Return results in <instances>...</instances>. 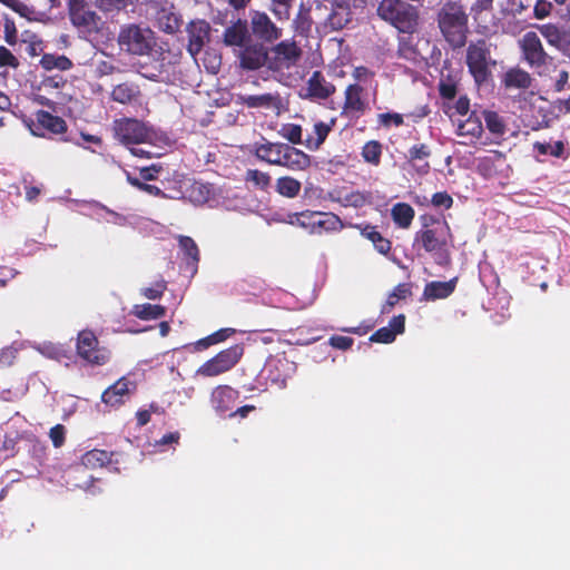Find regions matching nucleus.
Listing matches in <instances>:
<instances>
[{"label": "nucleus", "mask_w": 570, "mask_h": 570, "mask_svg": "<svg viewBox=\"0 0 570 570\" xmlns=\"http://www.w3.org/2000/svg\"><path fill=\"white\" fill-rule=\"evenodd\" d=\"M468 13L456 1H446L438 11V26L444 39L454 48L464 46L468 35Z\"/></svg>", "instance_id": "obj_1"}, {"label": "nucleus", "mask_w": 570, "mask_h": 570, "mask_svg": "<svg viewBox=\"0 0 570 570\" xmlns=\"http://www.w3.org/2000/svg\"><path fill=\"white\" fill-rule=\"evenodd\" d=\"M377 17L400 32L413 33L416 30L419 13L415 7L402 0H381L376 8Z\"/></svg>", "instance_id": "obj_2"}, {"label": "nucleus", "mask_w": 570, "mask_h": 570, "mask_svg": "<svg viewBox=\"0 0 570 570\" xmlns=\"http://www.w3.org/2000/svg\"><path fill=\"white\" fill-rule=\"evenodd\" d=\"M119 47L137 56L149 55L156 46L154 31L142 24L128 23L120 28L118 33Z\"/></svg>", "instance_id": "obj_3"}, {"label": "nucleus", "mask_w": 570, "mask_h": 570, "mask_svg": "<svg viewBox=\"0 0 570 570\" xmlns=\"http://www.w3.org/2000/svg\"><path fill=\"white\" fill-rule=\"evenodd\" d=\"M289 223L314 235L340 232L344 227L342 219L337 215L312 210L289 215Z\"/></svg>", "instance_id": "obj_4"}, {"label": "nucleus", "mask_w": 570, "mask_h": 570, "mask_svg": "<svg viewBox=\"0 0 570 570\" xmlns=\"http://www.w3.org/2000/svg\"><path fill=\"white\" fill-rule=\"evenodd\" d=\"M466 65L475 82H484L491 75L495 60L491 57V45L481 39L472 41L466 48Z\"/></svg>", "instance_id": "obj_5"}, {"label": "nucleus", "mask_w": 570, "mask_h": 570, "mask_svg": "<svg viewBox=\"0 0 570 570\" xmlns=\"http://www.w3.org/2000/svg\"><path fill=\"white\" fill-rule=\"evenodd\" d=\"M112 130L115 138L125 146L150 142L154 137L145 124L130 118L115 120Z\"/></svg>", "instance_id": "obj_6"}, {"label": "nucleus", "mask_w": 570, "mask_h": 570, "mask_svg": "<svg viewBox=\"0 0 570 570\" xmlns=\"http://www.w3.org/2000/svg\"><path fill=\"white\" fill-rule=\"evenodd\" d=\"M244 348L242 345H233L206 361L196 371L197 376L215 377L232 370L240 360Z\"/></svg>", "instance_id": "obj_7"}, {"label": "nucleus", "mask_w": 570, "mask_h": 570, "mask_svg": "<svg viewBox=\"0 0 570 570\" xmlns=\"http://www.w3.org/2000/svg\"><path fill=\"white\" fill-rule=\"evenodd\" d=\"M451 237L446 222H435L432 227H425L415 233L414 245L420 244L428 253H441Z\"/></svg>", "instance_id": "obj_8"}, {"label": "nucleus", "mask_w": 570, "mask_h": 570, "mask_svg": "<svg viewBox=\"0 0 570 570\" xmlns=\"http://www.w3.org/2000/svg\"><path fill=\"white\" fill-rule=\"evenodd\" d=\"M301 57V49L295 42L282 41L275 46L267 58V66L275 72H284L295 66Z\"/></svg>", "instance_id": "obj_9"}, {"label": "nucleus", "mask_w": 570, "mask_h": 570, "mask_svg": "<svg viewBox=\"0 0 570 570\" xmlns=\"http://www.w3.org/2000/svg\"><path fill=\"white\" fill-rule=\"evenodd\" d=\"M77 351L79 356L90 364L102 365L110 357V352L105 347L98 346V341L90 331L79 333Z\"/></svg>", "instance_id": "obj_10"}, {"label": "nucleus", "mask_w": 570, "mask_h": 570, "mask_svg": "<svg viewBox=\"0 0 570 570\" xmlns=\"http://www.w3.org/2000/svg\"><path fill=\"white\" fill-rule=\"evenodd\" d=\"M26 124L30 132L36 137H45V130L53 135L67 131V124L62 118L45 110L37 111L35 120L26 121Z\"/></svg>", "instance_id": "obj_11"}, {"label": "nucleus", "mask_w": 570, "mask_h": 570, "mask_svg": "<svg viewBox=\"0 0 570 570\" xmlns=\"http://www.w3.org/2000/svg\"><path fill=\"white\" fill-rule=\"evenodd\" d=\"M519 42L524 59L532 68H541L551 59L544 51L537 32L529 31L524 33Z\"/></svg>", "instance_id": "obj_12"}, {"label": "nucleus", "mask_w": 570, "mask_h": 570, "mask_svg": "<svg viewBox=\"0 0 570 570\" xmlns=\"http://www.w3.org/2000/svg\"><path fill=\"white\" fill-rule=\"evenodd\" d=\"M242 105L247 108L271 111L279 116L284 110L283 100L277 92H266L261 95H242L238 97Z\"/></svg>", "instance_id": "obj_13"}, {"label": "nucleus", "mask_w": 570, "mask_h": 570, "mask_svg": "<svg viewBox=\"0 0 570 570\" xmlns=\"http://www.w3.org/2000/svg\"><path fill=\"white\" fill-rule=\"evenodd\" d=\"M188 35L187 50L196 57L209 41L210 24L202 19L190 21L186 27Z\"/></svg>", "instance_id": "obj_14"}, {"label": "nucleus", "mask_w": 570, "mask_h": 570, "mask_svg": "<svg viewBox=\"0 0 570 570\" xmlns=\"http://www.w3.org/2000/svg\"><path fill=\"white\" fill-rule=\"evenodd\" d=\"M268 377L272 383L279 389L286 386L287 380L291 379L297 370L296 363L285 356H276L267 363Z\"/></svg>", "instance_id": "obj_15"}, {"label": "nucleus", "mask_w": 570, "mask_h": 570, "mask_svg": "<svg viewBox=\"0 0 570 570\" xmlns=\"http://www.w3.org/2000/svg\"><path fill=\"white\" fill-rule=\"evenodd\" d=\"M239 393L228 385H219L215 387L210 395V403L213 409L219 415L229 414L234 409Z\"/></svg>", "instance_id": "obj_16"}, {"label": "nucleus", "mask_w": 570, "mask_h": 570, "mask_svg": "<svg viewBox=\"0 0 570 570\" xmlns=\"http://www.w3.org/2000/svg\"><path fill=\"white\" fill-rule=\"evenodd\" d=\"M252 30L255 36L265 41H275L281 36L278 29L265 12L253 11L250 14Z\"/></svg>", "instance_id": "obj_17"}, {"label": "nucleus", "mask_w": 570, "mask_h": 570, "mask_svg": "<svg viewBox=\"0 0 570 570\" xmlns=\"http://www.w3.org/2000/svg\"><path fill=\"white\" fill-rule=\"evenodd\" d=\"M303 90L304 98L326 99L334 94L335 87L320 71H314Z\"/></svg>", "instance_id": "obj_18"}, {"label": "nucleus", "mask_w": 570, "mask_h": 570, "mask_svg": "<svg viewBox=\"0 0 570 570\" xmlns=\"http://www.w3.org/2000/svg\"><path fill=\"white\" fill-rule=\"evenodd\" d=\"M135 387V383L121 377L102 393V402L110 406H118L129 397Z\"/></svg>", "instance_id": "obj_19"}, {"label": "nucleus", "mask_w": 570, "mask_h": 570, "mask_svg": "<svg viewBox=\"0 0 570 570\" xmlns=\"http://www.w3.org/2000/svg\"><path fill=\"white\" fill-rule=\"evenodd\" d=\"M285 145L286 144L283 142H272L263 139L261 142L253 145V154L262 161L278 166Z\"/></svg>", "instance_id": "obj_20"}, {"label": "nucleus", "mask_w": 570, "mask_h": 570, "mask_svg": "<svg viewBox=\"0 0 570 570\" xmlns=\"http://www.w3.org/2000/svg\"><path fill=\"white\" fill-rule=\"evenodd\" d=\"M157 27L169 35L177 32L181 26V16L176 11L173 4H165L156 12Z\"/></svg>", "instance_id": "obj_21"}, {"label": "nucleus", "mask_w": 570, "mask_h": 570, "mask_svg": "<svg viewBox=\"0 0 570 570\" xmlns=\"http://www.w3.org/2000/svg\"><path fill=\"white\" fill-rule=\"evenodd\" d=\"M537 28L550 46L561 51L570 49V31L551 23L540 24Z\"/></svg>", "instance_id": "obj_22"}, {"label": "nucleus", "mask_w": 570, "mask_h": 570, "mask_svg": "<svg viewBox=\"0 0 570 570\" xmlns=\"http://www.w3.org/2000/svg\"><path fill=\"white\" fill-rule=\"evenodd\" d=\"M70 19L73 26L83 29L87 32L99 30L100 18L88 7H79L69 10Z\"/></svg>", "instance_id": "obj_23"}, {"label": "nucleus", "mask_w": 570, "mask_h": 570, "mask_svg": "<svg viewBox=\"0 0 570 570\" xmlns=\"http://www.w3.org/2000/svg\"><path fill=\"white\" fill-rule=\"evenodd\" d=\"M456 134L464 137L469 142L479 139L483 132L481 118L475 114H470L465 119L456 118Z\"/></svg>", "instance_id": "obj_24"}, {"label": "nucleus", "mask_w": 570, "mask_h": 570, "mask_svg": "<svg viewBox=\"0 0 570 570\" xmlns=\"http://www.w3.org/2000/svg\"><path fill=\"white\" fill-rule=\"evenodd\" d=\"M311 165V158L304 151L285 145L278 166L286 167L289 170H304Z\"/></svg>", "instance_id": "obj_25"}, {"label": "nucleus", "mask_w": 570, "mask_h": 570, "mask_svg": "<svg viewBox=\"0 0 570 570\" xmlns=\"http://www.w3.org/2000/svg\"><path fill=\"white\" fill-rule=\"evenodd\" d=\"M335 118H332L330 121H315L312 130L306 135L304 140V145L309 150H317L323 145L328 134L332 131L335 126Z\"/></svg>", "instance_id": "obj_26"}, {"label": "nucleus", "mask_w": 570, "mask_h": 570, "mask_svg": "<svg viewBox=\"0 0 570 570\" xmlns=\"http://www.w3.org/2000/svg\"><path fill=\"white\" fill-rule=\"evenodd\" d=\"M240 66L245 69L256 70L267 63L268 53L262 46H246L240 52Z\"/></svg>", "instance_id": "obj_27"}, {"label": "nucleus", "mask_w": 570, "mask_h": 570, "mask_svg": "<svg viewBox=\"0 0 570 570\" xmlns=\"http://www.w3.org/2000/svg\"><path fill=\"white\" fill-rule=\"evenodd\" d=\"M405 330V317L404 315H397L394 316L390 323L389 326L382 327L377 330L372 336V342L377 343H392L397 334H402Z\"/></svg>", "instance_id": "obj_28"}, {"label": "nucleus", "mask_w": 570, "mask_h": 570, "mask_svg": "<svg viewBox=\"0 0 570 570\" xmlns=\"http://www.w3.org/2000/svg\"><path fill=\"white\" fill-rule=\"evenodd\" d=\"M248 40V30L245 21L238 20L224 32V42L227 46L245 47Z\"/></svg>", "instance_id": "obj_29"}, {"label": "nucleus", "mask_w": 570, "mask_h": 570, "mask_svg": "<svg viewBox=\"0 0 570 570\" xmlns=\"http://www.w3.org/2000/svg\"><path fill=\"white\" fill-rule=\"evenodd\" d=\"M455 288V279L448 282H431L425 285L423 297L426 301L446 298Z\"/></svg>", "instance_id": "obj_30"}, {"label": "nucleus", "mask_w": 570, "mask_h": 570, "mask_svg": "<svg viewBox=\"0 0 570 570\" xmlns=\"http://www.w3.org/2000/svg\"><path fill=\"white\" fill-rule=\"evenodd\" d=\"M180 252L187 265L190 266L191 272H196L199 262V249L195 240L188 236L179 235L177 237Z\"/></svg>", "instance_id": "obj_31"}, {"label": "nucleus", "mask_w": 570, "mask_h": 570, "mask_svg": "<svg viewBox=\"0 0 570 570\" xmlns=\"http://www.w3.org/2000/svg\"><path fill=\"white\" fill-rule=\"evenodd\" d=\"M363 88L358 85H350L345 89V112H363L365 109V102L362 99Z\"/></svg>", "instance_id": "obj_32"}, {"label": "nucleus", "mask_w": 570, "mask_h": 570, "mask_svg": "<svg viewBox=\"0 0 570 570\" xmlns=\"http://www.w3.org/2000/svg\"><path fill=\"white\" fill-rule=\"evenodd\" d=\"M328 198L340 203L341 205L347 207H362L364 206L368 198L364 194L360 191H341V190H332L328 193Z\"/></svg>", "instance_id": "obj_33"}, {"label": "nucleus", "mask_w": 570, "mask_h": 570, "mask_svg": "<svg viewBox=\"0 0 570 570\" xmlns=\"http://www.w3.org/2000/svg\"><path fill=\"white\" fill-rule=\"evenodd\" d=\"M531 81L530 75L520 68L508 70L503 78V82L509 89H527L531 86Z\"/></svg>", "instance_id": "obj_34"}, {"label": "nucleus", "mask_w": 570, "mask_h": 570, "mask_svg": "<svg viewBox=\"0 0 570 570\" xmlns=\"http://www.w3.org/2000/svg\"><path fill=\"white\" fill-rule=\"evenodd\" d=\"M414 215V209L406 203H397L391 209L393 222L403 229L411 226Z\"/></svg>", "instance_id": "obj_35"}, {"label": "nucleus", "mask_w": 570, "mask_h": 570, "mask_svg": "<svg viewBox=\"0 0 570 570\" xmlns=\"http://www.w3.org/2000/svg\"><path fill=\"white\" fill-rule=\"evenodd\" d=\"M112 453L105 450L94 449L81 456V463L88 469L102 468L111 462Z\"/></svg>", "instance_id": "obj_36"}, {"label": "nucleus", "mask_w": 570, "mask_h": 570, "mask_svg": "<svg viewBox=\"0 0 570 570\" xmlns=\"http://www.w3.org/2000/svg\"><path fill=\"white\" fill-rule=\"evenodd\" d=\"M351 20V12L343 7L334 9L325 20V28L330 31L340 30L344 28Z\"/></svg>", "instance_id": "obj_37"}, {"label": "nucleus", "mask_w": 570, "mask_h": 570, "mask_svg": "<svg viewBox=\"0 0 570 570\" xmlns=\"http://www.w3.org/2000/svg\"><path fill=\"white\" fill-rule=\"evenodd\" d=\"M275 188L279 195L287 197V198H294L299 194L302 184H301V181H298L297 179H295L293 177L284 176V177H279L276 180Z\"/></svg>", "instance_id": "obj_38"}, {"label": "nucleus", "mask_w": 570, "mask_h": 570, "mask_svg": "<svg viewBox=\"0 0 570 570\" xmlns=\"http://www.w3.org/2000/svg\"><path fill=\"white\" fill-rule=\"evenodd\" d=\"M40 66L45 70H48V71L53 70V69L65 71V70H69L72 67V62L66 56H62V55L57 56V55L46 53L42 56V58L40 60Z\"/></svg>", "instance_id": "obj_39"}, {"label": "nucleus", "mask_w": 570, "mask_h": 570, "mask_svg": "<svg viewBox=\"0 0 570 570\" xmlns=\"http://www.w3.org/2000/svg\"><path fill=\"white\" fill-rule=\"evenodd\" d=\"M139 90L136 86L131 83H120L117 85L111 92L112 100L120 104H129L136 99Z\"/></svg>", "instance_id": "obj_40"}, {"label": "nucleus", "mask_w": 570, "mask_h": 570, "mask_svg": "<svg viewBox=\"0 0 570 570\" xmlns=\"http://www.w3.org/2000/svg\"><path fill=\"white\" fill-rule=\"evenodd\" d=\"M485 126L488 130L495 136H503L507 130V124L498 112L485 110L483 112Z\"/></svg>", "instance_id": "obj_41"}, {"label": "nucleus", "mask_w": 570, "mask_h": 570, "mask_svg": "<svg viewBox=\"0 0 570 570\" xmlns=\"http://www.w3.org/2000/svg\"><path fill=\"white\" fill-rule=\"evenodd\" d=\"M132 313L140 320H157L165 315V307L153 304H138L134 306Z\"/></svg>", "instance_id": "obj_42"}, {"label": "nucleus", "mask_w": 570, "mask_h": 570, "mask_svg": "<svg viewBox=\"0 0 570 570\" xmlns=\"http://www.w3.org/2000/svg\"><path fill=\"white\" fill-rule=\"evenodd\" d=\"M533 150L539 155H550L560 158L564 156V144L560 140L543 142L537 141L533 144Z\"/></svg>", "instance_id": "obj_43"}, {"label": "nucleus", "mask_w": 570, "mask_h": 570, "mask_svg": "<svg viewBox=\"0 0 570 570\" xmlns=\"http://www.w3.org/2000/svg\"><path fill=\"white\" fill-rule=\"evenodd\" d=\"M278 135L288 140L289 142L294 145L304 144L302 136H303V129L302 126L296 124H282L278 129Z\"/></svg>", "instance_id": "obj_44"}, {"label": "nucleus", "mask_w": 570, "mask_h": 570, "mask_svg": "<svg viewBox=\"0 0 570 570\" xmlns=\"http://www.w3.org/2000/svg\"><path fill=\"white\" fill-rule=\"evenodd\" d=\"M245 181L258 189L265 190L271 185V176L258 169H248L245 174Z\"/></svg>", "instance_id": "obj_45"}, {"label": "nucleus", "mask_w": 570, "mask_h": 570, "mask_svg": "<svg viewBox=\"0 0 570 570\" xmlns=\"http://www.w3.org/2000/svg\"><path fill=\"white\" fill-rule=\"evenodd\" d=\"M382 145L376 140L367 141L362 149V157L368 164L377 166L381 161Z\"/></svg>", "instance_id": "obj_46"}, {"label": "nucleus", "mask_w": 570, "mask_h": 570, "mask_svg": "<svg viewBox=\"0 0 570 570\" xmlns=\"http://www.w3.org/2000/svg\"><path fill=\"white\" fill-rule=\"evenodd\" d=\"M411 294L410 287L407 284H399L393 292L389 295L385 305L383 306V312L387 313L391 308L400 301L404 299Z\"/></svg>", "instance_id": "obj_47"}, {"label": "nucleus", "mask_w": 570, "mask_h": 570, "mask_svg": "<svg viewBox=\"0 0 570 570\" xmlns=\"http://www.w3.org/2000/svg\"><path fill=\"white\" fill-rule=\"evenodd\" d=\"M234 333H235L234 328H229V327L220 328L217 332L210 334L209 336L199 340L197 344H198V346H202V347H208L210 345H214V344H217V343H220V342L227 340Z\"/></svg>", "instance_id": "obj_48"}, {"label": "nucleus", "mask_w": 570, "mask_h": 570, "mask_svg": "<svg viewBox=\"0 0 570 570\" xmlns=\"http://www.w3.org/2000/svg\"><path fill=\"white\" fill-rule=\"evenodd\" d=\"M292 0H272L271 10L278 20H288Z\"/></svg>", "instance_id": "obj_49"}, {"label": "nucleus", "mask_w": 570, "mask_h": 570, "mask_svg": "<svg viewBox=\"0 0 570 570\" xmlns=\"http://www.w3.org/2000/svg\"><path fill=\"white\" fill-rule=\"evenodd\" d=\"M138 0H96L97 7L102 11H112L125 9L128 6H132Z\"/></svg>", "instance_id": "obj_50"}, {"label": "nucleus", "mask_w": 570, "mask_h": 570, "mask_svg": "<svg viewBox=\"0 0 570 570\" xmlns=\"http://www.w3.org/2000/svg\"><path fill=\"white\" fill-rule=\"evenodd\" d=\"M20 17L27 19L28 21H38L40 13L35 10L32 7L27 6L20 0H16L12 9Z\"/></svg>", "instance_id": "obj_51"}, {"label": "nucleus", "mask_w": 570, "mask_h": 570, "mask_svg": "<svg viewBox=\"0 0 570 570\" xmlns=\"http://www.w3.org/2000/svg\"><path fill=\"white\" fill-rule=\"evenodd\" d=\"M377 122L380 126L390 128L392 126L400 127L404 124L403 115L397 112H384L377 115Z\"/></svg>", "instance_id": "obj_52"}, {"label": "nucleus", "mask_w": 570, "mask_h": 570, "mask_svg": "<svg viewBox=\"0 0 570 570\" xmlns=\"http://www.w3.org/2000/svg\"><path fill=\"white\" fill-rule=\"evenodd\" d=\"M210 188L200 183H195L191 186L190 198L197 204L206 203L209 199Z\"/></svg>", "instance_id": "obj_53"}, {"label": "nucleus", "mask_w": 570, "mask_h": 570, "mask_svg": "<svg viewBox=\"0 0 570 570\" xmlns=\"http://www.w3.org/2000/svg\"><path fill=\"white\" fill-rule=\"evenodd\" d=\"M450 117L453 118L458 116V118L465 117L469 114L470 110V100L463 96L460 97L453 105V107H450Z\"/></svg>", "instance_id": "obj_54"}, {"label": "nucleus", "mask_w": 570, "mask_h": 570, "mask_svg": "<svg viewBox=\"0 0 570 570\" xmlns=\"http://www.w3.org/2000/svg\"><path fill=\"white\" fill-rule=\"evenodd\" d=\"M100 214H105L107 217L105 218V223L112 224L117 226H126L129 224V218L122 214L116 213L109 208H100Z\"/></svg>", "instance_id": "obj_55"}, {"label": "nucleus", "mask_w": 570, "mask_h": 570, "mask_svg": "<svg viewBox=\"0 0 570 570\" xmlns=\"http://www.w3.org/2000/svg\"><path fill=\"white\" fill-rule=\"evenodd\" d=\"M431 155V149L425 144L414 145L409 149V159L410 160H422L429 158Z\"/></svg>", "instance_id": "obj_56"}, {"label": "nucleus", "mask_w": 570, "mask_h": 570, "mask_svg": "<svg viewBox=\"0 0 570 570\" xmlns=\"http://www.w3.org/2000/svg\"><path fill=\"white\" fill-rule=\"evenodd\" d=\"M18 66V58L8 48L0 46V67L17 68Z\"/></svg>", "instance_id": "obj_57"}, {"label": "nucleus", "mask_w": 570, "mask_h": 570, "mask_svg": "<svg viewBox=\"0 0 570 570\" xmlns=\"http://www.w3.org/2000/svg\"><path fill=\"white\" fill-rule=\"evenodd\" d=\"M166 289V282L159 281L151 287H145L141 289V294L148 299L159 298Z\"/></svg>", "instance_id": "obj_58"}, {"label": "nucleus", "mask_w": 570, "mask_h": 570, "mask_svg": "<svg viewBox=\"0 0 570 570\" xmlns=\"http://www.w3.org/2000/svg\"><path fill=\"white\" fill-rule=\"evenodd\" d=\"M493 0H475L471 6L470 12L474 20H479L482 12L489 11L492 8Z\"/></svg>", "instance_id": "obj_59"}, {"label": "nucleus", "mask_w": 570, "mask_h": 570, "mask_svg": "<svg viewBox=\"0 0 570 570\" xmlns=\"http://www.w3.org/2000/svg\"><path fill=\"white\" fill-rule=\"evenodd\" d=\"M4 39L8 45L13 46L17 42V29L11 19L4 20Z\"/></svg>", "instance_id": "obj_60"}, {"label": "nucleus", "mask_w": 570, "mask_h": 570, "mask_svg": "<svg viewBox=\"0 0 570 570\" xmlns=\"http://www.w3.org/2000/svg\"><path fill=\"white\" fill-rule=\"evenodd\" d=\"M431 202L433 206L443 208H450L453 204V199L448 193H435Z\"/></svg>", "instance_id": "obj_61"}, {"label": "nucleus", "mask_w": 570, "mask_h": 570, "mask_svg": "<svg viewBox=\"0 0 570 570\" xmlns=\"http://www.w3.org/2000/svg\"><path fill=\"white\" fill-rule=\"evenodd\" d=\"M50 439L56 448H60L65 442V428L61 424H57L50 430Z\"/></svg>", "instance_id": "obj_62"}, {"label": "nucleus", "mask_w": 570, "mask_h": 570, "mask_svg": "<svg viewBox=\"0 0 570 570\" xmlns=\"http://www.w3.org/2000/svg\"><path fill=\"white\" fill-rule=\"evenodd\" d=\"M330 344L338 350L345 351L353 344V338L347 336L334 335L330 338Z\"/></svg>", "instance_id": "obj_63"}, {"label": "nucleus", "mask_w": 570, "mask_h": 570, "mask_svg": "<svg viewBox=\"0 0 570 570\" xmlns=\"http://www.w3.org/2000/svg\"><path fill=\"white\" fill-rule=\"evenodd\" d=\"M38 351L51 358H58L61 355V348L51 343H43L38 347Z\"/></svg>", "instance_id": "obj_64"}]
</instances>
